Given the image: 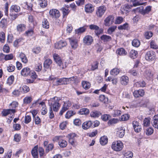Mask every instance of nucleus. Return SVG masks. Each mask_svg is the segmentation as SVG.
Wrapping results in <instances>:
<instances>
[{
  "instance_id": "28",
  "label": "nucleus",
  "mask_w": 158,
  "mask_h": 158,
  "mask_svg": "<svg viewBox=\"0 0 158 158\" xmlns=\"http://www.w3.org/2000/svg\"><path fill=\"white\" fill-rule=\"evenodd\" d=\"M38 4L41 7L44 8L47 5V0H37Z\"/></svg>"
},
{
  "instance_id": "60",
  "label": "nucleus",
  "mask_w": 158,
  "mask_h": 158,
  "mask_svg": "<svg viewBox=\"0 0 158 158\" xmlns=\"http://www.w3.org/2000/svg\"><path fill=\"white\" fill-rule=\"evenodd\" d=\"M152 33L151 31L146 32L145 33V36L146 39H149L152 36Z\"/></svg>"
},
{
  "instance_id": "18",
  "label": "nucleus",
  "mask_w": 158,
  "mask_h": 158,
  "mask_svg": "<svg viewBox=\"0 0 158 158\" xmlns=\"http://www.w3.org/2000/svg\"><path fill=\"white\" fill-rule=\"evenodd\" d=\"M101 40L104 42H108L112 40L111 36L106 35H103L100 37Z\"/></svg>"
},
{
  "instance_id": "43",
  "label": "nucleus",
  "mask_w": 158,
  "mask_h": 158,
  "mask_svg": "<svg viewBox=\"0 0 158 158\" xmlns=\"http://www.w3.org/2000/svg\"><path fill=\"white\" fill-rule=\"evenodd\" d=\"M14 80V76L11 75L8 78L6 83L9 85H11L13 84Z\"/></svg>"
},
{
  "instance_id": "21",
  "label": "nucleus",
  "mask_w": 158,
  "mask_h": 158,
  "mask_svg": "<svg viewBox=\"0 0 158 158\" xmlns=\"http://www.w3.org/2000/svg\"><path fill=\"white\" fill-rule=\"evenodd\" d=\"M63 84H67L66 78H60L57 80L56 81V83L55 84V85H59Z\"/></svg>"
},
{
  "instance_id": "10",
  "label": "nucleus",
  "mask_w": 158,
  "mask_h": 158,
  "mask_svg": "<svg viewBox=\"0 0 158 158\" xmlns=\"http://www.w3.org/2000/svg\"><path fill=\"white\" fill-rule=\"evenodd\" d=\"M50 16L52 18H57L60 16V13L59 10L56 9H52L49 11Z\"/></svg>"
},
{
  "instance_id": "6",
  "label": "nucleus",
  "mask_w": 158,
  "mask_h": 158,
  "mask_svg": "<svg viewBox=\"0 0 158 158\" xmlns=\"http://www.w3.org/2000/svg\"><path fill=\"white\" fill-rule=\"evenodd\" d=\"M71 105V103L69 101H68L64 102L63 105L62 109L59 112V114L61 115H62L64 112L69 109V107H70Z\"/></svg>"
},
{
  "instance_id": "4",
  "label": "nucleus",
  "mask_w": 158,
  "mask_h": 158,
  "mask_svg": "<svg viewBox=\"0 0 158 158\" xmlns=\"http://www.w3.org/2000/svg\"><path fill=\"white\" fill-rule=\"evenodd\" d=\"M53 57L55 61L57 64L60 69L61 68L63 69L65 67V66H64L63 65V63L62 62L61 59L58 54H54L53 55Z\"/></svg>"
},
{
  "instance_id": "63",
  "label": "nucleus",
  "mask_w": 158,
  "mask_h": 158,
  "mask_svg": "<svg viewBox=\"0 0 158 158\" xmlns=\"http://www.w3.org/2000/svg\"><path fill=\"white\" fill-rule=\"evenodd\" d=\"M41 50L40 47H35L33 49L32 52L35 54H38L40 52Z\"/></svg>"
},
{
  "instance_id": "42",
  "label": "nucleus",
  "mask_w": 158,
  "mask_h": 158,
  "mask_svg": "<svg viewBox=\"0 0 158 158\" xmlns=\"http://www.w3.org/2000/svg\"><path fill=\"white\" fill-rule=\"evenodd\" d=\"M21 89V87H20L18 89H15L12 92V94L15 96H19L22 93Z\"/></svg>"
},
{
  "instance_id": "33",
  "label": "nucleus",
  "mask_w": 158,
  "mask_h": 158,
  "mask_svg": "<svg viewBox=\"0 0 158 158\" xmlns=\"http://www.w3.org/2000/svg\"><path fill=\"white\" fill-rule=\"evenodd\" d=\"M89 110L86 108H83L80 109L78 113L80 114H88L89 113Z\"/></svg>"
},
{
  "instance_id": "54",
  "label": "nucleus",
  "mask_w": 158,
  "mask_h": 158,
  "mask_svg": "<svg viewBox=\"0 0 158 158\" xmlns=\"http://www.w3.org/2000/svg\"><path fill=\"white\" fill-rule=\"evenodd\" d=\"M123 21V18L122 17H118L116 19L115 23V24H119L121 23Z\"/></svg>"
},
{
  "instance_id": "22",
  "label": "nucleus",
  "mask_w": 158,
  "mask_h": 158,
  "mask_svg": "<svg viewBox=\"0 0 158 158\" xmlns=\"http://www.w3.org/2000/svg\"><path fill=\"white\" fill-rule=\"evenodd\" d=\"M7 21L5 19H2L0 21V27L2 28H6L7 26Z\"/></svg>"
},
{
  "instance_id": "31",
  "label": "nucleus",
  "mask_w": 158,
  "mask_h": 158,
  "mask_svg": "<svg viewBox=\"0 0 158 158\" xmlns=\"http://www.w3.org/2000/svg\"><path fill=\"white\" fill-rule=\"evenodd\" d=\"M86 29V28L85 26L81 27L77 29H76L75 32L76 34H81L85 32Z\"/></svg>"
},
{
  "instance_id": "56",
  "label": "nucleus",
  "mask_w": 158,
  "mask_h": 158,
  "mask_svg": "<svg viewBox=\"0 0 158 158\" xmlns=\"http://www.w3.org/2000/svg\"><path fill=\"white\" fill-rule=\"evenodd\" d=\"M31 120V117L29 115H26L24 117V123L26 124L29 123Z\"/></svg>"
},
{
  "instance_id": "35",
  "label": "nucleus",
  "mask_w": 158,
  "mask_h": 158,
  "mask_svg": "<svg viewBox=\"0 0 158 158\" xmlns=\"http://www.w3.org/2000/svg\"><path fill=\"white\" fill-rule=\"evenodd\" d=\"M42 26L44 28L48 29L49 27V23L48 20L45 19H44L43 20Z\"/></svg>"
},
{
  "instance_id": "46",
  "label": "nucleus",
  "mask_w": 158,
  "mask_h": 158,
  "mask_svg": "<svg viewBox=\"0 0 158 158\" xmlns=\"http://www.w3.org/2000/svg\"><path fill=\"white\" fill-rule=\"evenodd\" d=\"M153 130L152 127H149L146 129L145 132L146 135H150L153 132Z\"/></svg>"
},
{
  "instance_id": "57",
  "label": "nucleus",
  "mask_w": 158,
  "mask_h": 158,
  "mask_svg": "<svg viewBox=\"0 0 158 158\" xmlns=\"http://www.w3.org/2000/svg\"><path fill=\"white\" fill-rule=\"evenodd\" d=\"M121 114V111L119 110H114L113 115V117H117Z\"/></svg>"
},
{
  "instance_id": "36",
  "label": "nucleus",
  "mask_w": 158,
  "mask_h": 158,
  "mask_svg": "<svg viewBox=\"0 0 158 158\" xmlns=\"http://www.w3.org/2000/svg\"><path fill=\"white\" fill-rule=\"evenodd\" d=\"M90 115L91 117L98 118L101 115V113L98 111H94L91 112Z\"/></svg>"
},
{
  "instance_id": "30",
  "label": "nucleus",
  "mask_w": 158,
  "mask_h": 158,
  "mask_svg": "<svg viewBox=\"0 0 158 158\" xmlns=\"http://www.w3.org/2000/svg\"><path fill=\"white\" fill-rule=\"evenodd\" d=\"M17 31L19 32L23 31L26 28L25 25L23 24H20L18 25L16 27Z\"/></svg>"
},
{
  "instance_id": "40",
  "label": "nucleus",
  "mask_w": 158,
  "mask_h": 158,
  "mask_svg": "<svg viewBox=\"0 0 158 158\" xmlns=\"http://www.w3.org/2000/svg\"><path fill=\"white\" fill-rule=\"evenodd\" d=\"M99 100L100 101L104 103H106L108 101V98L103 95H101L99 96Z\"/></svg>"
},
{
  "instance_id": "47",
  "label": "nucleus",
  "mask_w": 158,
  "mask_h": 158,
  "mask_svg": "<svg viewBox=\"0 0 158 158\" xmlns=\"http://www.w3.org/2000/svg\"><path fill=\"white\" fill-rule=\"evenodd\" d=\"M153 74L152 72V71L150 70H147L145 72V76L147 77L151 78L153 76Z\"/></svg>"
},
{
  "instance_id": "19",
  "label": "nucleus",
  "mask_w": 158,
  "mask_h": 158,
  "mask_svg": "<svg viewBox=\"0 0 158 158\" xmlns=\"http://www.w3.org/2000/svg\"><path fill=\"white\" fill-rule=\"evenodd\" d=\"M92 125V122L90 121H89L84 123L82 125V127L83 129L86 130L89 128Z\"/></svg>"
},
{
  "instance_id": "15",
  "label": "nucleus",
  "mask_w": 158,
  "mask_h": 158,
  "mask_svg": "<svg viewBox=\"0 0 158 158\" xmlns=\"http://www.w3.org/2000/svg\"><path fill=\"white\" fill-rule=\"evenodd\" d=\"M69 39L72 48L74 49L76 48L78 45L77 40L72 38H69Z\"/></svg>"
},
{
  "instance_id": "45",
  "label": "nucleus",
  "mask_w": 158,
  "mask_h": 158,
  "mask_svg": "<svg viewBox=\"0 0 158 158\" xmlns=\"http://www.w3.org/2000/svg\"><path fill=\"white\" fill-rule=\"evenodd\" d=\"M75 114V113L73 111H68L65 114V118H69Z\"/></svg>"
},
{
  "instance_id": "55",
  "label": "nucleus",
  "mask_w": 158,
  "mask_h": 158,
  "mask_svg": "<svg viewBox=\"0 0 158 158\" xmlns=\"http://www.w3.org/2000/svg\"><path fill=\"white\" fill-rule=\"evenodd\" d=\"M133 156V153L131 151H128L124 154L125 158H132Z\"/></svg>"
},
{
  "instance_id": "59",
  "label": "nucleus",
  "mask_w": 158,
  "mask_h": 158,
  "mask_svg": "<svg viewBox=\"0 0 158 158\" xmlns=\"http://www.w3.org/2000/svg\"><path fill=\"white\" fill-rule=\"evenodd\" d=\"M128 24L127 23H126L123 25L118 26V29L119 30L126 29L128 27Z\"/></svg>"
},
{
  "instance_id": "5",
  "label": "nucleus",
  "mask_w": 158,
  "mask_h": 158,
  "mask_svg": "<svg viewBox=\"0 0 158 158\" xmlns=\"http://www.w3.org/2000/svg\"><path fill=\"white\" fill-rule=\"evenodd\" d=\"M132 6L131 5H129L127 4H126L124 5H122L121 6L120 13L122 15L127 14L129 11V10L130 9Z\"/></svg>"
},
{
  "instance_id": "17",
  "label": "nucleus",
  "mask_w": 158,
  "mask_h": 158,
  "mask_svg": "<svg viewBox=\"0 0 158 158\" xmlns=\"http://www.w3.org/2000/svg\"><path fill=\"white\" fill-rule=\"evenodd\" d=\"M120 82L123 85H126L129 82V78L126 76L123 75L120 78Z\"/></svg>"
},
{
  "instance_id": "34",
  "label": "nucleus",
  "mask_w": 158,
  "mask_h": 158,
  "mask_svg": "<svg viewBox=\"0 0 158 158\" xmlns=\"http://www.w3.org/2000/svg\"><path fill=\"white\" fill-rule=\"evenodd\" d=\"M138 52L134 50H131L130 52V56L132 59L136 58Z\"/></svg>"
},
{
  "instance_id": "62",
  "label": "nucleus",
  "mask_w": 158,
  "mask_h": 158,
  "mask_svg": "<svg viewBox=\"0 0 158 158\" xmlns=\"http://www.w3.org/2000/svg\"><path fill=\"white\" fill-rule=\"evenodd\" d=\"M33 29L32 28H31L30 30L25 32V34L27 36H31L33 34Z\"/></svg>"
},
{
  "instance_id": "3",
  "label": "nucleus",
  "mask_w": 158,
  "mask_h": 158,
  "mask_svg": "<svg viewBox=\"0 0 158 158\" xmlns=\"http://www.w3.org/2000/svg\"><path fill=\"white\" fill-rule=\"evenodd\" d=\"M156 53L153 51H148L145 55V59L148 61H152L156 58Z\"/></svg>"
},
{
  "instance_id": "58",
  "label": "nucleus",
  "mask_w": 158,
  "mask_h": 158,
  "mask_svg": "<svg viewBox=\"0 0 158 158\" xmlns=\"http://www.w3.org/2000/svg\"><path fill=\"white\" fill-rule=\"evenodd\" d=\"M61 10L62 11L63 15L64 16L67 15L69 12L68 8H67L64 7L62 8H61Z\"/></svg>"
},
{
  "instance_id": "44",
  "label": "nucleus",
  "mask_w": 158,
  "mask_h": 158,
  "mask_svg": "<svg viewBox=\"0 0 158 158\" xmlns=\"http://www.w3.org/2000/svg\"><path fill=\"white\" fill-rule=\"evenodd\" d=\"M7 70L9 72L14 71L15 69V67L12 64H9L7 66Z\"/></svg>"
},
{
  "instance_id": "24",
  "label": "nucleus",
  "mask_w": 158,
  "mask_h": 158,
  "mask_svg": "<svg viewBox=\"0 0 158 158\" xmlns=\"http://www.w3.org/2000/svg\"><path fill=\"white\" fill-rule=\"evenodd\" d=\"M117 53L120 56H125L127 54V52L123 48H118L116 51Z\"/></svg>"
},
{
  "instance_id": "1",
  "label": "nucleus",
  "mask_w": 158,
  "mask_h": 158,
  "mask_svg": "<svg viewBox=\"0 0 158 158\" xmlns=\"http://www.w3.org/2000/svg\"><path fill=\"white\" fill-rule=\"evenodd\" d=\"M60 100L59 98L56 97H54L52 99L51 104L54 111H57L60 106V104L59 103Z\"/></svg>"
},
{
  "instance_id": "2",
  "label": "nucleus",
  "mask_w": 158,
  "mask_h": 158,
  "mask_svg": "<svg viewBox=\"0 0 158 158\" xmlns=\"http://www.w3.org/2000/svg\"><path fill=\"white\" fill-rule=\"evenodd\" d=\"M123 143L120 141H114L111 145L112 148L114 151L118 152L121 150L123 148Z\"/></svg>"
},
{
  "instance_id": "52",
  "label": "nucleus",
  "mask_w": 158,
  "mask_h": 158,
  "mask_svg": "<svg viewBox=\"0 0 158 158\" xmlns=\"http://www.w3.org/2000/svg\"><path fill=\"white\" fill-rule=\"evenodd\" d=\"M14 56L12 54L6 55L4 56V59L6 60H12L13 59Z\"/></svg>"
},
{
  "instance_id": "49",
  "label": "nucleus",
  "mask_w": 158,
  "mask_h": 158,
  "mask_svg": "<svg viewBox=\"0 0 158 158\" xmlns=\"http://www.w3.org/2000/svg\"><path fill=\"white\" fill-rule=\"evenodd\" d=\"M54 148V146L53 144H49L48 146L46 147V148L45 149V152L47 153L49 151H51L52 150V149Z\"/></svg>"
},
{
  "instance_id": "27",
  "label": "nucleus",
  "mask_w": 158,
  "mask_h": 158,
  "mask_svg": "<svg viewBox=\"0 0 158 158\" xmlns=\"http://www.w3.org/2000/svg\"><path fill=\"white\" fill-rule=\"evenodd\" d=\"M52 62V60L49 59H47L44 62V67L45 69H48L50 68V65Z\"/></svg>"
},
{
  "instance_id": "16",
  "label": "nucleus",
  "mask_w": 158,
  "mask_h": 158,
  "mask_svg": "<svg viewBox=\"0 0 158 158\" xmlns=\"http://www.w3.org/2000/svg\"><path fill=\"white\" fill-rule=\"evenodd\" d=\"M125 130L121 127L118 128L117 130L116 134L117 136L120 138H122L124 135Z\"/></svg>"
},
{
  "instance_id": "39",
  "label": "nucleus",
  "mask_w": 158,
  "mask_h": 158,
  "mask_svg": "<svg viewBox=\"0 0 158 158\" xmlns=\"http://www.w3.org/2000/svg\"><path fill=\"white\" fill-rule=\"evenodd\" d=\"M59 144L61 148L65 147L67 145V142L65 140L61 139L59 141Z\"/></svg>"
},
{
  "instance_id": "53",
  "label": "nucleus",
  "mask_w": 158,
  "mask_h": 158,
  "mask_svg": "<svg viewBox=\"0 0 158 158\" xmlns=\"http://www.w3.org/2000/svg\"><path fill=\"white\" fill-rule=\"evenodd\" d=\"M11 8L16 12H18L20 10V7L17 5H13L11 6Z\"/></svg>"
},
{
  "instance_id": "8",
  "label": "nucleus",
  "mask_w": 158,
  "mask_h": 158,
  "mask_svg": "<svg viewBox=\"0 0 158 158\" xmlns=\"http://www.w3.org/2000/svg\"><path fill=\"white\" fill-rule=\"evenodd\" d=\"M106 10L105 6H101L98 7L96 12V15L98 17H101L104 15Z\"/></svg>"
},
{
  "instance_id": "50",
  "label": "nucleus",
  "mask_w": 158,
  "mask_h": 158,
  "mask_svg": "<svg viewBox=\"0 0 158 158\" xmlns=\"http://www.w3.org/2000/svg\"><path fill=\"white\" fill-rule=\"evenodd\" d=\"M150 47L154 49H158V45H157L154 40H152L150 42Z\"/></svg>"
},
{
  "instance_id": "37",
  "label": "nucleus",
  "mask_w": 158,
  "mask_h": 158,
  "mask_svg": "<svg viewBox=\"0 0 158 158\" xmlns=\"http://www.w3.org/2000/svg\"><path fill=\"white\" fill-rule=\"evenodd\" d=\"M145 82L143 81H142L136 82L134 84V86L137 87H143L145 86Z\"/></svg>"
},
{
  "instance_id": "13",
  "label": "nucleus",
  "mask_w": 158,
  "mask_h": 158,
  "mask_svg": "<svg viewBox=\"0 0 158 158\" xmlns=\"http://www.w3.org/2000/svg\"><path fill=\"white\" fill-rule=\"evenodd\" d=\"M31 72L30 69L27 67L23 69L21 71V74L24 77H27L30 75Z\"/></svg>"
},
{
  "instance_id": "32",
  "label": "nucleus",
  "mask_w": 158,
  "mask_h": 158,
  "mask_svg": "<svg viewBox=\"0 0 158 158\" xmlns=\"http://www.w3.org/2000/svg\"><path fill=\"white\" fill-rule=\"evenodd\" d=\"M19 56L23 62L25 64L27 62V59L24 53L21 52L19 54Z\"/></svg>"
},
{
  "instance_id": "11",
  "label": "nucleus",
  "mask_w": 158,
  "mask_h": 158,
  "mask_svg": "<svg viewBox=\"0 0 158 158\" xmlns=\"http://www.w3.org/2000/svg\"><path fill=\"white\" fill-rule=\"evenodd\" d=\"M67 44L66 41L60 40L55 44V47L56 49H61Z\"/></svg>"
},
{
  "instance_id": "51",
  "label": "nucleus",
  "mask_w": 158,
  "mask_h": 158,
  "mask_svg": "<svg viewBox=\"0 0 158 158\" xmlns=\"http://www.w3.org/2000/svg\"><path fill=\"white\" fill-rule=\"evenodd\" d=\"M117 28V26H112L109 28L107 30L108 33L109 34H111L115 29Z\"/></svg>"
},
{
  "instance_id": "41",
  "label": "nucleus",
  "mask_w": 158,
  "mask_h": 158,
  "mask_svg": "<svg viewBox=\"0 0 158 158\" xmlns=\"http://www.w3.org/2000/svg\"><path fill=\"white\" fill-rule=\"evenodd\" d=\"M132 45L135 47H138L140 44V42L139 40L137 39H134L132 42Z\"/></svg>"
},
{
  "instance_id": "9",
  "label": "nucleus",
  "mask_w": 158,
  "mask_h": 158,
  "mask_svg": "<svg viewBox=\"0 0 158 158\" xmlns=\"http://www.w3.org/2000/svg\"><path fill=\"white\" fill-rule=\"evenodd\" d=\"M83 43L86 45H91L93 42V39L92 37L90 35L85 36L83 39Z\"/></svg>"
},
{
  "instance_id": "7",
  "label": "nucleus",
  "mask_w": 158,
  "mask_h": 158,
  "mask_svg": "<svg viewBox=\"0 0 158 158\" xmlns=\"http://www.w3.org/2000/svg\"><path fill=\"white\" fill-rule=\"evenodd\" d=\"M114 21V17L112 15H109L104 20V24L106 26H110L112 25Z\"/></svg>"
},
{
  "instance_id": "38",
  "label": "nucleus",
  "mask_w": 158,
  "mask_h": 158,
  "mask_svg": "<svg viewBox=\"0 0 158 158\" xmlns=\"http://www.w3.org/2000/svg\"><path fill=\"white\" fill-rule=\"evenodd\" d=\"M119 72V69L117 68H115L111 70L110 71L111 75L115 76L118 75Z\"/></svg>"
},
{
  "instance_id": "64",
  "label": "nucleus",
  "mask_w": 158,
  "mask_h": 158,
  "mask_svg": "<svg viewBox=\"0 0 158 158\" xmlns=\"http://www.w3.org/2000/svg\"><path fill=\"white\" fill-rule=\"evenodd\" d=\"M89 28L92 30L97 31L99 30V27L96 25L91 24L89 26Z\"/></svg>"
},
{
  "instance_id": "29",
  "label": "nucleus",
  "mask_w": 158,
  "mask_h": 158,
  "mask_svg": "<svg viewBox=\"0 0 158 158\" xmlns=\"http://www.w3.org/2000/svg\"><path fill=\"white\" fill-rule=\"evenodd\" d=\"M108 139L107 136H104L101 137L100 140V143L102 145H104L107 143Z\"/></svg>"
},
{
  "instance_id": "23",
  "label": "nucleus",
  "mask_w": 158,
  "mask_h": 158,
  "mask_svg": "<svg viewBox=\"0 0 158 158\" xmlns=\"http://www.w3.org/2000/svg\"><path fill=\"white\" fill-rule=\"evenodd\" d=\"M151 8L152 6H149L146 7L144 9H143V7H140V10H142V14L144 15L149 12L151 10Z\"/></svg>"
},
{
  "instance_id": "14",
  "label": "nucleus",
  "mask_w": 158,
  "mask_h": 158,
  "mask_svg": "<svg viewBox=\"0 0 158 158\" xmlns=\"http://www.w3.org/2000/svg\"><path fill=\"white\" fill-rule=\"evenodd\" d=\"M15 112V110L13 109H8L3 110L2 112V116H6L9 114H14Z\"/></svg>"
},
{
  "instance_id": "25",
  "label": "nucleus",
  "mask_w": 158,
  "mask_h": 158,
  "mask_svg": "<svg viewBox=\"0 0 158 158\" xmlns=\"http://www.w3.org/2000/svg\"><path fill=\"white\" fill-rule=\"evenodd\" d=\"M81 84L83 88L85 90L89 89L90 88L91 85L90 83L89 82L85 81H82Z\"/></svg>"
},
{
  "instance_id": "20",
  "label": "nucleus",
  "mask_w": 158,
  "mask_h": 158,
  "mask_svg": "<svg viewBox=\"0 0 158 158\" xmlns=\"http://www.w3.org/2000/svg\"><path fill=\"white\" fill-rule=\"evenodd\" d=\"M38 146L36 145L31 150V153L34 158H37L38 157Z\"/></svg>"
},
{
  "instance_id": "48",
  "label": "nucleus",
  "mask_w": 158,
  "mask_h": 158,
  "mask_svg": "<svg viewBox=\"0 0 158 158\" xmlns=\"http://www.w3.org/2000/svg\"><path fill=\"white\" fill-rule=\"evenodd\" d=\"M32 98L31 97H26L23 99V102L24 104H28L30 103L32 101Z\"/></svg>"
},
{
  "instance_id": "12",
  "label": "nucleus",
  "mask_w": 158,
  "mask_h": 158,
  "mask_svg": "<svg viewBox=\"0 0 158 158\" xmlns=\"http://www.w3.org/2000/svg\"><path fill=\"white\" fill-rule=\"evenodd\" d=\"M85 11L87 13H91L94 10V7L90 4H88L85 6Z\"/></svg>"
},
{
  "instance_id": "61",
  "label": "nucleus",
  "mask_w": 158,
  "mask_h": 158,
  "mask_svg": "<svg viewBox=\"0 0 158 158\" xmlns=\"http://www.w3.org/2000/svg\"><path fill=\"white\" fill-rule=\"evenodd\" d=\"M5 38V34L3 32L0 33V41L2 43L4 42Z\"/></svg>"
},
{
  "instance_id": "26",
  "label": "nucleus",
  "mask_w": 158,
  "mask_h": 158,
  "mask_svg": "<svg viewBox=\"0 0 158 158\" xmlns=\"http://www.w3.org/2000/svg\"><path fill=\"white\" fill-rule=\"evenodd\" d=\"M151 118L149 117L145 118L143 120V125L144 127H147L150 125Z\"/></svg>"
}]
</instances>
